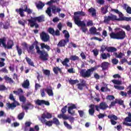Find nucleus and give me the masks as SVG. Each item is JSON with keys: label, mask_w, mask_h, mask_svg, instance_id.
Segmentation results:
<instances>
[{"label": "nucleus", "mask_w": 131, "mask_h": 131, "mask_svg": "<svg viewBox=\"0 0 131 131\" xmlns=\"http://www.w3.org/2000/svg\"><path fill=\"white\" fill-rule=\"evenodd\" d=\"M46 13L48 15V16H49V17H52V8L50 7L47 8Z\"/></svg>", "instance_id": "obj_44"}, {"label": "nucleus", "mask_w": 131, "mask_h": 131, "mask_svg": "<svg viewBox=\"0 0 131 131\" xmlns=\"http://www.w3.org/2000/svg\"><path fill=\"white\" fill-rule=\"evenodd\" d=\"M88 12L90 13V14H91L92 17L97 16V11H96V9L94 8H90L88 9Z\"/></svg>", "instance_id": "obj_21"}, {"label": "nucleus", "mask_w": 131, "mask_h": 131, "mask_svg": "<svg viewBox=\"0 0 131 131\" xmlns=\"http://www.w3.org/2000/svg\"><path fill=\"white\" fill-rule=\"evenodd\" d=\"M60 31L59 30L57 29L56 31H54V33L53 34V36H60Z\"/></svg>", "instance_id": "obj_62"}, {"label": "nucleus", "mask_w": 131, "mask_h": 131, "mask_svg": "<svg viewBox=\"0 0 131 131\" xmlns=\"http://www.w3.org/2000/svg\"><path fill=\"white\" fill-rule=\"evenodd\" d=\"M53 72L55 73V74H58L59 73L58 71L60 73L62 72V70H61V69H60V68H59L58 67H54L53 69Z\"/></svg>", "instance_id": "obj_35"}, {"label": "nucleus", "mask_w": 131, "mask_h": 131, "mask_svg": "<svg viewBox=\"0 0 131 131\" xmlns=\"http://www.w3.org/2000/svg\"><path fill=\"white\" fill-rule=\"evenodd\" d=\"M36 7L37 9H41L45 7V4L41 1H39L38 3L36 4Z\"/></svg>", "instance_id": "obj_29"}, {"label": "nucleus", "mask_w": 131, "mask_h": 131, "mask_svg": "<svg viewBox=\"0 0 131 131\" xmlns=\"http://www.w3.org/2000/svg\"><path fill=\"white\" fill-rule=\"evenodd\" d=\"M13 94H15L16 96H19V97H20V96H21V95L23 94V90L20 89H18V91H14Z\"/></svg>", "instance_id": "obj_33"}, {"label": "nucleus", "mask_w": 131, "mask_h": 131, "mask_svg": "<svg viewBox=\"0 0 131 131\" xmlns=\"http://www.w3.org/2000/svg\"><path fill=\"white\" fill-rule=\"evenodd\" d=\"M89 31L91 34H95L97 31L96 27H92L90 29Z\"/></svg>", "instance_id": "obj_54"}, {"label": "nucleus", "mask_w": 131, "mask_h": 131, "mask_svg": "<svg viewBox=\"0 0 131 131\" xmlns=\"http://www.w3.org/2000/svg\"><path fill=\"white\" fill-rule=\"evenodd\" d=\"M96 70L95 68H91V69H82L80 72L82 77L84 78L91 77L92 76V73Z\"/></svg>", "instance_id": "obj_6"}, {"label": "nucleus", "mask_w": 131, "mask_h": 131, "mask_svg": "<svg viewBox=\"0 0 131 131\" xmlns=\"http://www.w3.org/2000/svg\"><path fill=\"white\" fill-rule=\"evenodd\" d=\"M48 31L49 32V33H50V34H52V35H54V33L55 32V30L54 29V28H49Z\"/></svg>", "instance_id": "obj_56"}, {"label": "nucleus", "mask_w": 131, "mask_h": 131, "mask_svg": "<svg viewBox=\"0 0 131 131\" xmlns=\"http://www.w3.org/2000/svg\"><path fill=\"white\" fill-rule=\"evenodd\" d=\"M9 99L10 101H12V103H6V109H14V108H16V107H17V106H19L20 105V103H19L18 102V101H17L16 100V99L15 98V97H14V95H13V94H10L9 95Z\"/></svg>", "instance_id": "obj_5"}, {"label": "nucleus", "mask_w": 131, "mask_h": 131, "mask_svg": "<svg viewBox=\"0 0 131 131\" xmlns=\"http://www.w3.org/2000/svg\"><path fill=\"white\" fill-rule=\"evenodd\" d=\"M21 46L24 47V48L26 49L28 53L29 54H31V55H33V54L35 53V52L34 51L35 47V49L37 51V54H40L39 58L41 59V60H42V61H48L49 60V58H48L49 57V53H48L45 50L40 51V49H39V47H38V42L37 40L33 42V43L29 46V48L28 44L25 42L23 43Z\"/></svg>", "instance_id": "obj_1"}, {"label": "nucleus", "mask_w": 131, "mask_h": 131, "mask_svg": "<svg viewBox=\"0 0 131 131\" xmlns=\"http://www.w3.org/2000/svg\"><path fill=\"white\" fill-rule=\"evenodd\" d=\"M60 0H51L50 1L48 2L47 3V5H48V6H52V5H53V4L55 3H58V2H59Z\"/></svg>", "instance_id": "obj_53"}, {"label": "nucleus", "mask_w": 131, "mask_h": 131, "mask_svg": "<svg viewBox=\"0 0 131 131\" xmlns=\"http://www.w3.org/2000/svg\"><path fill=\"white\" fill-rule=\"evenodd\" d=\"M67 119H66V120H67V119H68L69 121H70V122H71V123H73V122H74V120H75L74 117H73L72 116H67Z\"/></svg>", "instance_id": "obj_52"}, {"label": "nucleus", "mask_w": 131, "mask_h": 131, "mask_svg": "<svg viewBox=\"0 0 131 131\" xmlns=\"http://www.w3.org/2000/svg\"><path fill=\"white\" fill-rule=\"evenodd\" d=\"M101 57L103 60H106L108 58H110L111 55L109 53H106H106H102L101 54Z\"/></svg>", "instance_id": "obj_28"}, {"label": "nucleus", "mask_w": 131, "mask_h": 131, "mask_svg": "<svg viewBox=\"0 0 131 131\" xmlns=\"http://www.w3.org/2000/svg\"><path fill=\"white\" fill-rule=\"evenodd\" d=\"M115 99V97L113 95H108L106 97V100H109L110 101H112Z\"/></svg>", "instance_id": "obj_60"}, {"label": "nucleus", "mask_w": 131, "mask_h": 131, "mask_svg": "<svg viewBox=\"0 0 131 131\" xmlns=\"http://www.w3.org/2000/svg\"><path fill=\"white\" fill-rule=\"evenodd\" d=\"M43 124H46V125H47V126H52L53 125V121L50 120V121H45L44 122H41Z\"/></svg>", "instance_id": "obj_39"}, {"label": "nucleus", "mask_w": 131, "mask_h": 131, "mask_svg": "<svg viewBox=\"0 0 131 131\" xmlns=\"http://www.w3.org/2000/svg\"><path fill=\"white\" fill-rule=\"evenodd\" d=\"M45 16L44 15H40L37 17H32L31 19H28V21L29 22V24L31 28H33L34 27L36 29L39 28V25L38 23H41V22H45Z\"/></svg>", "instance_id": "obj_3"}, {"label": "nucleus", "mask_w": 131, "mask_h": 131, "mask_svg": "<svg viewBox=\"0 0 131 131\" xmlns=\"http://www.w3.org/2000/svg\"><path fill=\"white\" fill-rule=\"evenodd\" d=\"M16 48L18 56H21L23 53L22 48H20L18 45L16 46Z\"/></svg>", "instance_id": "obj_43"}, {"label": "nucleus", "mask_w": 131, "mask_h": 131, "mask_svg": "<svg viewBox=\"0 0 131 131\" xmlns=\"http://www.w3.org/2000/svg\"><path fill=\"white\" fill-rule=\"evenodd\" d=\"M69 82L70 84L74 85V84H76V83H78V82H79V81H78V80H72L71 79L69 80Z\"/></svg>", "instance_id": "obj_45"}, {"label": "nucleus", "mask_w": 131, "mask_h": 131, "mask_svg": "<svg viewBox=\"0 0 131 131\" xmlns=\"http://www.w3.org/2000/svg\"><path fill=\"white\" fill-rule=\"evenodd\" d=\"M61 63L63 66H66V67H69V65L68 63H69V59L68 58H64L63 61L61 60Z\"/></svg>", "instance_id": "obj_30"}, {"label": "nucleus", "mask_w": 131, "mask_h": 131, "mask_svg": "<svg viewBox=\"0 0 131 131\" xmlns=\"http://www.w3.org/2000/svg\"><path fill=\"white\" fill-rule=\"evenodd\" d=\"M26 60L28 64H29L30 66H33V67H34V63L33 62V61H32L31 59L29 58L28 57H26Z\"/></svg>", "instance_id": "obj_36"}, {"label": "nucleus", "mask_w": 131, "mask_h": 131, "mask_svg": "<svg viewBox=\"0 0 131 131\" xmlns=\"http://www.w3.org/2000/svg\"><path fill=\"white\" fill-rule=\"evenodd\" d=\"M105 51H107L108 53H113L114 52H117V49L113 47H108L105 45H102L100 47V52L104 53Z\"/></svg>", "instance_id": "obj_8"}, {"label": "nucleus", "mask_w": 131, "mask_h": 131, "mask_svg": "<svg viewBox=\"0 0 131 131\" xmlns=\"http://www.w3.org/2000/svg\"><path fill=\"white\" fill-rule=\"evenodd\" d=\"M73 109H76V105L74 104H72L71 106L68 107V112L69 114H71V115H74V114H75V111L71 112V111L73 110Z\"/></svg>", "instance_id": "obj_18"}, {"label": "nucleus", "mask_w": 131, "mask_h": 131, "mask_svg": "<svg viewBox=\"0 0 131 131\" xmlns=\"http://www.w3.org/2000/svg\"><path fill=\"white\" fill-rule=\"evenodd\" d=\"M4 79L6 81H8L9 83H14V80L7 75L4 76Z\"/></svg>", "instance_id": "obj_38"}, {"label": "nucleus", "mask_w": 131, "mask_h": 131, "mask_svg": "<svg viewBox=\"0 0 131 131\" xmlns=\"http://www.w3.org/2000/svg\"><path fill=\"white\" fill-rule=\"evenodd\" d=\"M95 107L96 108V105L94 104H91L89 106L90 108L89 110V113L91 116H94L95 115Z\"/></svg>", "instance_id": "obj_16"}, {"label": "nucleus", "mask_w": 131, "mask_h": 131, "mask_svg": "<svg viewBox=\"0 0 131 131\" xmlns=\"http://www.w3.org/2000/svg\"><path fill=\"white\" fill-rule=\"evenodd\" d=\"M124 121H126V122H131V113H128V117H126Z\"/></svg>", "instance_id": "obj_46"}, {"label": "nucleus", "mask_w": 131, "mask_h": 131, "mask_svg": "<svg viewBox=\"0 0 131 131\" xmlns=\"http://www.w3.org/2000/svg\"><path fill=\"white\" fill-rule=\"evenodd\" d=\"M29 80L28 79L26 80V81L24 82V83L22 84V86L23 88H25V89H26L28 88V86L30 85Z\"/></svg>", "instance_id": "obj_41"}, {"label": "nucleus", "mask_w": 131, "mask_h": 131, "mask_svg": "<svg viewBox=\"0 0 131 131\" xmlns=\"http://www.w3.org/2000/svg\"><path fill=\"white\" fill-rule=\"evenodd\" d=\"M126 36L125 32L122 30L116 32H113L110 34V38L112 39L122 40L125 38Z\"/></svg>", "instance_id": "obj_4"}, {"label": "nucleus", "mask_w": 131, "mask_h": 131, "mask_svg": "<svg viewBox=\"0 0 131 131\" xmlns=\"http://www.w3.org/2000/svg\"><path fill=\"white\" fill-rule=\"evenodd\" d=\"M41 46V49H46L47 51H50L51 50V47L49 46V45L45 44V43H40Z\"/></svg>", "instance_id": "obj_34"}, {"label": "nucleus", "mask_w": 131, "mask_h": 131, "mask_svg": "<svg viewBox=\"0 0 131 131\" xmlns=\"http://www.w3.org/2000/svg\"><path fill=\"white\" fill-rule=\"evenodd\" d=\"M112 81L115 84L120 85V84H122V83L121 81H119V80H113Z\"/></svg>", "instance_id": "obj_59"}, {"label": "nucleus", "mask_w": 131, "mask_h": 131, "mask_svg": "<svg viewBox=\"0 0 131 131\" xmlns=\"http://www.w3.org/2000/svg\"><path fill=\"white\" fill-rule=\"evenodd\" d=\"M11 122H12V120H11V118L9 117L7 118L6 119H2L1 120V124H5L6 123H9L10 124H11Z\"/></svg>", "instance_id": "obj_24"}, {"label": "nucleus", "mask_w": 131, "mask_h": 131, "mask_svg": "<svg viewBox=\"0 0 131 131\" xmlns=\"http://www.w3.org/2000/svg\"><path fill=\"white\" fill-rule=\"evenodd\" d=\"M11 26V24L9 21H7L3 24L4 29H9Z\"/></svg>", "instance_id": "obj_32"}, {"label": "nucleus", "mask_w": 131, "mask_h": 131, "mask_svg": "<svg viewBox=\"0 0 131 131\" xmlns=\"http://www.w3.org/2000/svg\"><path fill=\"white\" fill-rule=\"evenodd\" d=\"M43 73L45 74V75H46V76H50L51 75V71L49 70H43Z\"/></svg>", "instance_id": "obj_48"}, {"label": "nucleus", "mask_w": 131, "mask_h": 131, "mask_svg": "<svg viewBox=\"0 0 131 131\" xmlns=\"http://www.w3.org/2000/svg\"><path fill=\"white\" fill-rule=\"evenodd\" d=\"M45 92H46L49 97H53L54 96V93L52 89H45Z\"/></svg>", "instance_id": "obj_31"}, {"label": "nucleus", "mask_w": 131, "mask_h": 131, "mask_svg": "<svg viewBox=\"0 0 131 131\" xmlns=\"http://www.w3.org/2000/svg\"><path fill=\"white\" fill-rule=\"evenodd\" d=\"M21 108L27 112V110H29V108L33 109V105H32L31 103L29 102L27 103L25 105L22 106Z\"/></svg>", "instance_id": "obj_20"}, {"label": "nucleus", "mask_w": 131, "mask_h": 131, "mask_svg": "<svg viewBox=\"0 0 131 131\" xmlns=\"http://www.w3.org/2000/svg\"><path fill=\"white\" fill-rule=\"evenodd\" d=\"M62 33L64 34V37L66 38L65 39L67 41H69V38L70 37V34H69V32H68V31H67V30H64L62 31Z\"/></svg>", "instance_id": "obj_25"}, {"label": "nucleus", "mask_w": 131, "mask_h": 131, "mask_svg": "<svg viewBox=\"0 0 131 131\" xmlns=\"http://www.w3.org/2000/svg\"><path fill=\"white\" fill-rule=\"evenodd\" d=\"M20 102H23V103H25L26 102V97H24V95H20L19 96Z\"/></svg>", "instance_id": "obj_55"}, {"label": "nucleus", "mask_w": 131, "mask_h": 131, "mask_svg": "<svg viewBox=\"0 0 131 131\" xmlns=\"http://www.w3.org/2000/svg\"><path fill=\"white\" fill-rule=\"evenodd\" d=\"M25 22H26L25 20H19L18 21V24H19V25H21L22 26H25Z\"/></svg>", "instance_id": "obj_64"}, {"label": "nucleus", "mask_w": 131, "mask_h": 131, "mask_svg": "<svg viewBox=\"0 0 131 131\" xmlns=\"http://www.w3.org/2000/svg\"><path fill=\"white\" fill-rule=\"evenodd\" d=\"M63 124H64V126H66V127H67V128H68V129H72V126L70 124H68V123H67V122L64 121Z\"/></svg>", "instance_id": "obj_51"}, {"label": "nucleus", "mask_w": 131, "mask_h": 131, "mask_svg": "<svg viewBox=\"0 0 131 131\" xmlns=\"http://www.w3.org/2000/svg\"><path fill=\"white\" fill-rule=\"evenodd\" d=\"M73 47V48H77V46L76 44L71 42L69 44L68 48L69 49H71V47Z\"/></svg>", "instance_id": "obj_58"}, {"label": "nucleus", "mask_w": 131, "mask_h": 131, "mask_svg": "<svg viewBox=\"0 0 131 131\" xmlns=\"http://www.w3.org/2000/svg\"><path fill=\"white\" fill-rule=\"evenodd\" d=\"M62 114H65L66 112H67V105H65L63 107L61 108Z\"/></svg>", "instance_id": "obj_61"}, {"label": "nucleus", "mask_w": 131, "mask_h": 131, "mask_svg": "<svg viewBox=\"0 0 131 131\" xmlns=\"http://www.w3.org/2000/svg\"><path fill=\"white\" fill-rule=\"evenodd\" d=\"M101 67L102 68V70H106V69H108V67H109V62L106 61L102 62Z\"/></svg>", "instance_id": "obj_26"}, {"label": "nucleus", "mask_w": 131, "mask_h": 131, "mask_svg": "<svg viewBox=\"0 0 131 131\" xmlns=\"http://www.w3.org/2000/svg\"><path fill=\"white\" fill-rule=\"evenodd\" d=\"M57 117H58V118H59L60 119H61V118H63V119H64V120H66V119H67V116H66V115H65L64 114L58 115Z\"/></svg>", "instance_id": "obj_49"}, {"label": "nucleus", "mask_w": 131, "mask_h": 131, "mask_svg": "<svg viewBox=\"0 0 131 131\" xmlns=\"http://www.w3.org/2000/svg\"><path fill=\"white\" fill-rule=\"evenodd\" d=\"M52 12L53 14L56 15L57 13L60 14V12H61V8H57L55 6H54L52 8Z\"/></svg>", "instance_id": "obj_22"}, {"label": "nucleus", "mask_w": 131, "mask_h": 131, "mask_svg": "<svg viewBox=\"0 0 131 131\" xmlns=\"http://www.w3.org/2000/svg\"><path fill=\"white\" fill-rule=\"evenodd\" d=\"M14 47V41L12 40H9L7 43H5L4 49H7V50H12Z\"/></svg>", "instance_id": "obj_15"}, {"label": "nucleus", "mask_w": 131, "mask_h": 131, "mask_svg": "<svg viewBox=\"0 0 131 131\" xmlns=\"http://www.w3.org/2000/svg\"><path fill=\"white\" fill-rule=\"evenodd\" d=\"M108 6H104L101 8V13L102 15H106L108 13Z\"/></svg>", "instance_id": "obj_23"}, {"label": "nucleus", "mask_w": 131, "mask_h": 131, "mask_svg": "<svg viewBox=\"0 0 131 131\" xmlns=\"http://www.w3.org/2000/svg\"><path fill=\"white\" fill-rule=\"evenodd\" d=\"M75 24L77 26L81 27V29L83 32L85 33L88 31V28H86V25L84 21L78 20V17H76L75 18Z\"/></svg>", "instance_id": "obj_7"}, {"label": "nucleus", "mask_w": 131, "mask_h": 131, "mask_svg": "<svg viewBox=\"0 0 131 131\" xmlns=\"http://www.w3.org/2000/svg\"><path fill=\"white\" fill-rule=\"evenodd\" d=\"M108 104H107V103L103 101L102 102H101L99 104V105H95V108L96 111H98V112H100V109L101 110H106V109H107V108H108Z\"/></svg>", "instance_id": "obj_9"}, {"label": "nucleus", "mask_w": 131, "mask_h": 131, "mask_svg": "<svg viewBox=\"0 0 131 131\" xmlns=\"http://www.w3.org/2000/svg\"><path fill=\"white\" fill-rule=\"evenodd\" d=\"M115 89L116 90H118L119 91H122L124 90V87L122 86H119V85H114Z\"/></svg>", "instance_id": "obj_57"}, {"label": "nucleus", "mask_w": 131, "mask_h": 131, "mask_svg": "<svg viewBox=\"0 0 131 131\" xmlns=\"http://www.w3.org/2000/svg\"><path fill=\"white\" fill-rule=\"evenodd\" d=\"M40 37L41 40L44 42L49 41L50 39V36L43 31L40 34Z\"/></svg>", "instance_id": "obj_13"}, {"label": "nucleus", "mask_w": 131, "mask_h": 131, "mask_svg": "<svg viewBox=\"0 0 131 131\" xmlns=\"http://www.w3.org/2000/svg\"><path fill=\"white\" fill-rule=\"evenodd\" d=\"M72 61H76L79 60V57L76 55H72L70 58Z\"/></svg>", "instance_id": "obj_50"}, {"label": "nucleus", "mask_w": 131, "mask_h": 131, "mask_svg": "<svg viewBox=\"0 0 131 131\" xmlns=\"http://www.w3.org/2000/svg\"><path fill=\"white\" fill-rule=\"evenodd\" d=\"M35 104L38 106H42V105L50 106V102L45 100L37 99L35 101Z\"/></svg>", "instance_id": "obj_11"}, {"label": "nucleus", "mask_w": 131, "mask_h": 131, "mask_svg": "<svg viewBox=\"0 0 131 131\" xmlns=\"http://www.w3.org/2000/svg\"><path fill=\"white\" fill-rule=\"evenodd\" d=\"M74 22L75 23V18H76V17H78L79 21H80V18H79V16H81L82 17L85 16V12H84L82 11H77V12H75L74 13Z\"/></svg>", "instance_id": "obj_14"}, {"label": "nucleus", "mask_w": 131, "mask_h": 131, "mask_svg": "<svg viewBox=\"0 0 131 131\" xmlns=\"http://www.w3.org/2000/svg\"><path fill=\"white\" fill-rule=\"evenodd\" d=\"M15 12H16V13H18L20 17H25V14H24V12H25V9H23L22 8L16 9L15 10Z\"/></svg>", "instance_id": "obj_19"}, {"label": "nucleus", "mask_w": 131, "mask_h": 131, "mask_svg": "<svg viewBox=\"0 0 131 131\" xmlns=\"http://www.w3.org/2000/svg\"><path fill=\"white\" fill-rule=\"evenodd\" d=\"M6 41H7V38L6 37L0 38V47H2V45L3 48H5V47H6Z\"/></svg>", "instance_id": "obj_27"}, {"label": "nucleus", "mask_w": 131, "mask_h": 131, "mask_svg": "<svg viewBox=\"0 0 131 131\" xmlns=\"http://www.w3.org/2000/svg\"><path fill=\"white\" fill-rule=\"evenodd\" d=\"M78 86V90H80V91H82L83 90V88L85 86L86 84L85 83H78L77 84Z\"/></svg>", "instance_id": "obj_40"}, {"label": "nucleus", "mask_w": 131, "mask_h": 131, "mask_svg": "<svg viewBox=\"0 0 131 131\" xmlns=\"http://www.w3.org/2000/svg\"><path fill=\"white\" fill-rule=\"evenodd\" d=\"M104 23L106 24H109V21H127L128 22L130 21L131 22V17H123L120 16L119 18H117V16L115 15L112 14L111 16H104Z\"/></svg>", "instance_id": "obj_2"}, {"label": "nucleus", "mask_w": 131, "mask_h": 131, "mask_svg": "<svg viewBox=\"0 0 131 131\" xmlns=\"http://www.w3.org/2000/svg\"><path fill=\"white\" fill-rule=\"evenodd\" d=\"M52 117H53L52 114L49 112L43 113L41 117L40 121L41 122H46V121H47L46 118L47 119H50V118H52Z\"/></svg>", "instance_id": "obj_10"}, {"label": "nucleus", "mask_w": 131, "mask_h": 131, "mask_svg": "<svg viewBox=\"0 0 131 131\" xmlns=\"http://www.w3.org/2000/svg\"><path fill=\"white\" fill-rule=\"evenodd\" d=\"M107 118L109 119H111L110 122L112 125H115L117 123V122L116 121L118 119L117 116H116L115 115H110L107 116Z\"/></svg>", "instance_id": "obj_12"}, {"label": "nucleus", "mask_w": 131, "mask_h": 131, "mask_svg": "<svg viewBox=\"0 0 131 131\" xmlns=\"http://www.w3.org/2000/svg\"><path fill=\"white\" fill-rule=\"evenodd\" d=\"M92 52H93L94 55L95 57H97L98 55H99V51L98 49H94L92 51Z\"/></svg>", "instance_id": "obj_63"}, {"label": "nucleus", "mask_w": 131, "mask_h": 131, "mask_svg": "<svg viewBox=\"0 0 131 131\" xmlns=\"http://www.w3.org/2000/svg\"><path fill=\"white\" fill-rule=\"evenodd\" d=\"M25 115V113H24V112H23L22 113H19L17 116L18 119H19V120H22V119L24 118Z\"/></svg>", "instance_id": "obj_47"}, {"label": "nucleus", "mask_w": 131, "mask_h": 131, "mask_svg": "<svg viewBox=\"0 0 131 131\" xmlns=\"http://www.w3.org/2000/svg\"><path fill=\"white\" fill-rule=\"evenodd\" d=\"M52 123L55 124V125H60V121L57 118H54L53 119Z\"/></svg>", "instance_id": "obj_42"}, {"label": "nucleus", "mask_w": 131, "mask_h": 131, "mask_svg": "<svg viewBox=\"0 0 131 131\" xmlns=\"http://www.w3.org/2000/svg\"><path fill=\"white\" fill-rule=\"evenodd\" d=\"M24 7L25 8V12L28 13L29 15H30V14H32V10L30 8L28 9V6H27V5H25L24 6Z\"/></svg>", "instance_id": "obj_37"}, {"label": "nucleus", "mask_w": 131, "mask_h": 131, "mask_svg": "<svg viewBox=\"0 0 131 131\" xmlns=\"http://www.w3.org/2000/svg\"><path fill=\"white\" fill-rule=\"evenodd\" d=\"M69 42V41H67V40L66 39H61L59 41L58 43L57 44V47H59V48H64L65 47V46L67 45V43Z\"/></svg>", "instance_id": "obj_17"}]
</instances>
